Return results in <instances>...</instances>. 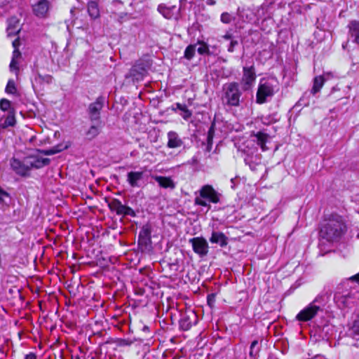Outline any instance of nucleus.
Returning <instances> with one entry per match:
<instances>
[{
    "label": "nucleus",
    "mask_w": 359,
    "mask_h": 359,
    "mask_svg": "<svg viewBox=\"0 0 359 359\" xmlns=\"http://www.w3.org/2000/svg\"><path fill=\"white\" fill-rule=\"evenodd\" d=\"M44 150L28 149L27 153L22 155L18 152L10 160V165L15 173L21 177H27L33 168H40L45 165Z\"/></svg>",
    "instance_id": "nucleus-1"
},
{
    "label": "nucleus",
    "mask_w": 359,
    "mask_h": 359,
    "mask_svg": "<svg viewBox=\"0 0 359 359\" xmlns=\"http://www.w3.org/2000/svg\"><path fill=\"white\" fill-rule=\"evenodd\" d=\"M359 301V273L339 283L334 294V302L341 309L351 308Z\"/></svg>",
    "instance_id": "nucleus-2"
},
{
    "label": "nucleus",
    "mask_w": 359,
    "mask_h": 359,
    "mask_svg": "<svg viewBox=\"0 0 359 359\" xmlns=\"http://www.w3.org/2000/svg\"><path fill=\"white\" fill-rule=\"evenodd\" d=\"M346 223L341 216L331 215L322 224L320 235L327 241H337L346 233Z\"/></svg>",
    "instance_id": "nucleus-3"
},
{
    "label": "nucleus",
    "mask_w": 359,
    "mask_h": 359,
    "mask_svg": "<svg viewBox=\"0 0 359 359\" xmlns=\"http://www.w3.org/2000/svg\"><path fill=\"white\" fill-rule=\"evenodd\" d=\"M222 102L229 107H239L243 102L242 90L237 82L227 83L223 86Z\"/></svg>",
    "instance_id": "nucleus-4"
},
{
    "label": "nucleus",
    "mask_w": 359,
    "mask_h": 359,
    "mask_svg": "<svg viewBox=\"0 0 359 359\" xmlns=\"http://www.w3.org/2000/svg\"><path fill=\"white\" fill-rule=\"evenodd\" d=\"M278 90V81L276 78L262 79L257 91V103L261 104L266 102L267 99L272 97Z\"/></svg>",
    "instance_id": "nucleus-5"
},
{
    "label": "nucleus",
    "mask_w": 359,
    "mask_h": 359,
    "mask_svg": "<svg viewBox=\"0 0 359 359\" xmlns=\"http://www.w3.org/2000/svg\"><path fill=\"white\" fill-rule=\"evenodd\" d=\"M200 196L195 198L194 203L197 205L210 208L209 203H217L220 201L221 194L218 193L211 185L206 184L199 191Z\"/></svg>",
    "instance_id": "nucleus-6"
},
{
    "label": "nucleus",
    "mask_w": 359,
    "mask_h": 359,
    "mask_svg": "<svg viewBox=\"0 0 359 359\" xmlns=\"http://www.w3.org/2000/svg\"><path fill=\"white\" fill-rule=\"evenodd\" d=\"M104 97L99 96L94 102H92L88 105L87 113L90 121L101 122L100 111L104 107Z\"/></svg>",
    "instance_id": "nucleus-7"
},
{
    "label": "nucleus",
    "mask_w": 359,
    "mask_h": 359,
    "mask_svg": "<svg viewBox=\"0 0 359 359\" xmlns=\"http://www.w3.org/2000/svg\"><path fill=\"white\" fill-rule=\"evenodd\" d=\"M189 243L191 245L193 251L201 257H203L208 254V243L203 237H194L189 240Z\"/></svg>",
    "instance_id": "nucleus-8"
},
{
    "label": "nucleus",
    "mask_w": 359,
    "mask_h": 359,
    "mask_svg": "<svg viewBox=\"0 0 359 359\" xmlns=\"http://www.w3.org/2000/svg\"><path fill=\"white\" fill-rule=\"evenodd\" d=\"M149 65L142 60L137 61L126 74V78H131L133 81L142 80L147 74Z\"/></svg>",
    "instance_id": "nucleus-9"
},
{
    "label": "nucleus",
    "mask_w": 359,
    "mask_h": 359,
    "mask_svg": "<svg viewBox=\"0 0 359 359\" xmlns=\"http://www.w3.org/2000/svg\"><path fill=\"white\" fill-rule=\"evenodd\" d=\"M320 311V306L310 303L297 315L296 319L301 322L312 320Z\"/></svg>",
    "instance_id": "nucleus-10"
},
{
    "label": "nucleus",
    "mask_w": 359,
    "mask_h": 359,
    "mask_svg": "<svg viewBox=\"0 0 359 359\" xmlns=\"http://www.w3.org/2000/svg\"><path fill=\"white\" fill-rule=\"evenodd\" d=\"M151 228L149 224L144 225L139 233L138 244L147 248L151 243Z\"/></svg>",
    "instance_id": "nucleus-11"
},
{
    "label": "nucleus",
    "mask_w": 359,
    "mask_h": 359,
    "mask_svg": "<svg viewBox=\"0 0 359 359\" xmlns=\"http://www.w3.org/2000/svg\"><path fill=\"white\" fill-rule=\"evenodd\" d=\"M196 313L192 311L182 314L179 321L180 328L183 330H189L196 320Z\"/></svg>",
    "instance_id": "nucleus-12"
},
{
    "label": "nucleus",
    "mask_w": 359,
    "mask_h": 359,
    "mask_svg": "<svg viewBox=\"0 0 359 359\" xmlns=\"http://www.w3.org/2000/svg\"><path fill=\"white\" fill-rule=\"evenodd\" d=\"M346 334L355 340L359 339V313L353 321L348 323Z\"/></svg>",
    "instance_id": "nucleus-13"
},
{
    "label": "nucleus",
    "mask_w": 359,
    "mask_h": 359,
    "mask_svg": "<svg viewBox=\"0 0 359 359\" xmlns=\"http://www.w3.org/2000/svg\"><path fill=\"white\" fill-rule=\"evenodd\" d=\"M243 74L242 81L245 85L250 86L255 82L256 79V74L254 66L244 67L243 69Z\"/></svg>",
    "instance_id": "nucleus-14"
},
{
    "label": "nucleus",
    "mask_w": 359,
    "mask_h": 359,
    "mask_svg": "<svg viewBox=\"0 0 359 359\" xmlns=\"http://www.w3.org/2000/svg\"><path fill=\"white\" fill-rule=\"evenodd\" d=\"M244 161L252 170H255L257 165H259L262 162V156L257 153L254 154V152L246 154Z\"/></svg>",
    "instance_id": "nucleus-15"
},
{
    "label": "nucleus",
    "mask_w": 359,
    "mask_h": 359,
    "mask_svg": "<svg viewBox=\"0 0 359 359\" xmlns=\"http://www.w3.org/2000/svg\"><path fill=\"white\" fill-rule=\"evenodd\" d=\"M152 178L158 184L159 187L163 189L173 190L176 185L170 177L154 175Z\"/></svg>",
    "instance_id": "nucleus-16"
},
{
    "label": "nucleus",
    "mask_w": 359,
    "mask_h": 359,
    "mask_svg": "<svg viewBox=\"0 0 359 359\" xmlns=\"http://www.w3.org/2000/svg\"><path fill=\"white\" fill-rule=\"evenodd\" d=\"M209 241L211 243L218 244L222 248L226 246L228 244V237L221 231H213Z\"/></svg>",
    "instance_id": "nucleus-17"
},
{
    "label": "nucleus",
    "mask_w": 359,
    "mask_h": 359,
    "mask_svg": "<svg viewBox=\"0 0 359 359\" xmlns=\"http://www.w3.org/2000/svg\"><path fill=\"white\" fill-rule=\"evenodd\" d=\"M157 10L166 19L172 18L179 11V8L175 6H168L164 4H159Z\"/></svg>",
    "instance_id": "nucleus-18"
},
{
    "label": "nucleus",
    "mask_w": 359,
    "mask_h": 359,
    "mask_svg": "<svg viewBox=\"0 0 359 359\" xmlns=\"http://www.w3.org/2000/svg\"><path fill=\"white\" fill-rule=\"evenodd\" d=\"M252 141L256 142L262 149L263 151L268 150L266 143L269 140V135L262 131H259L257 133H253L251 135Z\"/></svg>",
    "instance_id": "nucleus-19"
},
{
    "label": "nucleus",
    "mask_w": 359,
    "mask_h": 359,
    "mask_svg": "<svg viewBox=\"0 0 359 359\" xmlns=\"http://www.w3.org/2000/svg\"><path fill=\"white\" fill-rule=\"evenodd\" d=\"M167 135L168 140L167 147L168 148L175 149L182 146L183 141L176 132L170 131L168 133Z\"/></svg>",
    "instance_id": "nucleus-20"
},
{
    "label": "nucleus",
    "mask_w": 359,
    "mask_h": 359,
    "mask_svg": "<svg viewBox=\"0 0 359 359\" xmlns=\"http://www.w3.org/2000/svg\"><path fill=\"white\" fill-rule=\"evenodd\" d=\"M32 87L38 96H43L45 91L44 78L42 75L38 74L32 81Z\"/></svg>",
    "instance_id": "nucleus-21"
},
{
    "label": "nucleus",
    "mask_w": 359,
    "mask_h": 359,
    "mask_svg": "<svg viewBox=\"0 0 359 359\" xmlns=\"http://www.w3.org/2000/svg\"><path fill=\"white\" fill-rule=\"evenodd\" d=\"M20 31L19 20L16 17H11L8 20L7 34L8 36H15Z\"/></svg>",
    "instance_id": "nucleus-22"
},
{
    "label": "nucleus",
    "mask_w": 359,
    "mask_h": 359,
    "mask_svg": "<svg viewBox=\"0 0 359 359\" xmlns=\"http://www.w3.org/2000/svg\"><path fill=\"white\" fill-rule=\"evenodd\" d=\"M238 15L243 22H252L255 18L254 11L250 8H243L238 9Z\"/></svg>",
    "instance_id": "nucleus-23"
},
{
    "label": "nucleus",
    "mask_w": 359,
    "mask_h": 359,
    "mask_svg": "<svg viewBox=\"0 0 359 359\" xmlns=\"http://www.w3.org/2000/svg\"><path fill=\"white\" fill-rule=\"evenodd\" d=\"M143 177L142 172H129L127 174V182L132 187H140L138 182Z\"/></svg>",
    "instance_id": "nucleus-24"
},
{
    "label": "nucleus",
    "mask_w": 359,
    "mask_h": 359,
    "mask_svg": "<svg viewBox=\"0 0 359 359\" xmlns=\"http://www.w3.org/2000/svg\"><path fill=\"white\" fill-rule=\"evenodd\" d=\"M101 128V122H96L95 124H93L86 133V138L89 140L94 139L100 133Z\"/></svg>",
    "instance_id": "nucleus-25"
},
{
    "label": "nucleus",
    "mask_w": 359,
    "mask_h": 359,
    "mask_svg": "<svg viewBox=\"0 0 359 359\" xmlns=\"http://www.w3.org/2000/svg\"><path fill=\"white\" fill-rule=\"evenodd\" d=\"M87 9L88 15L92 19L95 20L100 18V13L97 2L95 1H90L88 3Z\"/></svg>",
    "instance_id": "nucleus-26"
},
{
    "label": "nucleus",
    "mask_w": 359,
    "mask_h": 359,
    "mask_svg": "<svg viewBox=\"0 0 359 359\" xmlns=\"http://www.w3.org/2000/svg\"><path fill=\"white\" fill-rule=\"evenodd\" d=\"M32 11L34 15L39 18H45V0H40L32 5Z\"/></svg>",
    "instance_id": "nucleus-27"
},
{
    "label": "nucleus",
    "mask_w": 359,
    "mask_h": 359,
    "mask_svg": "<svg viewBox=\"0 0 359 359\" xmlns=\"http://www.w3.org/2000/svg\"><path fill=\"white\" fill-rule=\"evenodd\" d=\"M176 108H173V110L179 109L181 111L180 115L185 120H188L192 115L191 111L187 108L185 104H182L180 103L175 104Z\"/></svg>",
    "instance_id": "nucleus-28"
},
{
    "label": "nucleus",
    "mask_w": 359,
    "mask_h": 359,
    "mask_svg": "<svg viewBox=\"0 0 359 359\" xmlns=\"http://www.w3.org/2000/svg\"><path fill=\"white\" fill-rule=\"evenodd\" d=\"M325 82V79L322 76H318L315 77L313 80V85L311 90V93L313 94H316L318 91H320V88L323 87Z\"/></svg>",
    "instance_id": "nucleus-29"
},
{
    "label": "nucleus",
    "mask_w": 359,
    "mask_h": 359,
    "mask_svg": "<svg viewBox=\"0 0 359 359\" xmlns=\"http://www.w3.org/2000/svg\"><path fill=\"white\" fill-rule=\"evenodd\" d=\"M326 302L327 301L325 294H318L311 303L316 306H320V311H322L323 310V307L326 304Z\"/></svg>",
    "instance_id": "nucleus-30"
},
{
    "label": "nucleus",
    "mask_w": 359,
    "mask_h": 359,
    "mask_svg": "<svg viewBox=\"0 0 359 359\" xmlns=\"http://www.w3.org/2000/svg\"><path fill=\"white\" fill-rule=\"evenodd\" d=\"M195 52H196V45H189L185 50H184V57L190 60H191L194 55H195Z\"/></svg>",
    "instance_id": "nucleus-31"
},
{
    "label": "nucleus",
    "mask_w": 359,
    "mask_h": 359,
    "mask_svg": "<svg viewBox=\"0 0 359 359\" xmlns=\"http://www.w3.org/2000/svg\"><path fill=\"white\" fill-rule=\"evenodd\" d=\"M258 341L254 340L250 345V353L249 355L251 358H256L259 351V348L258 347Z\"/></svg>",
    "instance_id": "nucleus-32"
},
{
    "label": "nucleus",
    "mask_w": 359,
    "mask_h": 359,
    "mask_svg": "<svg viewBox=\"0 0 359 359\" xmlns=\"http://www.w3.org/2000/svg\"><path fill=\"white\" fill-rule=\"evenodd\" d=\"M20 55H21V53L19 51V50L18 49H14L13 53V57H12L11 62L10 63V69H11V71L18 69V67H17V62H16L15 60L18 57H20Z\"/></svg>",
    "instance_id": "nucleus-33"
},
{
    "label": "nucleus",
    "mask_w": 359,
    "mask_h": 359,
    "mask_svg": "<svg viewBox=\"0 0 359 359\" xmlns=\"http://www.w3.org/2000/svg\"><path fill=\"white\" fill-rule=\"evenodd\" d=\"M10 195L0 187V202L8 205L11 202Z\"/></svg>",
    "instance_id": "nucleus-34"
},
{
    "label": "nucleus",
    "mask_w": 359,
    "mask_h": 359,
    "mask_svg": "<svg viewBox=\"0 0 359 359\" xmlns=\"http://www.w3.org/2000/svg\"><path fill=\"white\" fill-rule=\"evenodd\" d=\"M215 135V123H212L209 128L207 136V141L209 146H212V140Z\"/></svg>",
    "instance_id": "nucleus-35"
},
{
    "label": "nucleus",
    "mask_w": 359,
    "mask_h": 359,
    "mask_svg": "<svg viewBox=\"0 0 359 359\" xmlns=\"http://www.w3.org/2000/svg\"><path fill=\"white\" fill-rule=\"evenodd\" d=\"M121 204V202L118 199L114 198L108 203V206L111 211L116 212Z\"/></svg>",
    "instance_id": "nucleus-36"
},
{
    "label": "nucleus",
    "mask_w": 359,
    "mask_h": 359,
    "mask_svg": "<svg viewBox=\"0 0 359 359\" xmlns=\"http://www.w3.org/2000/svg\"><path fill=\"white\" fill-rule=\"evenodd\" d=\"M221 21L225 24H229L233 20V18L229 13H223L220 18Z\"/></svg>",
    "instance_id": "nucleus-37"
},
{
    "label": "nucleus",
    "mask_w": 359,
    "mask_h": 359,
    "mask_svg": "<svg viewBox=\"0 0 359 359\" xmlns=\"http://www.w3.org/2000/svg\"><path fill=\"white\" fill-rule=\"evenodd\" d=\"M6 92L7 93H10V94H14L15 92V83L12 80H9L7 85H6Z\"/></svg>",
    "instance_id": "nucleus-38"
},
{
    "label": "nucleus",
    "mask_w": 359,
    "mask_h": 359,
    "mask_svg": "<svg viewBox=\"0 0 359 359\" xmlns=\"http://www.w3.org/2000/svg\"><path fill=\"white\" fill-rule=\"evenodd\" d=\"M197 51L201 55L210 54V50L206 43H201V46L197 48Z\"/></svg>",
    "instance_id": "nucleus-39"
},
{
    "label": "nucleus",
    "mask_w": 359,
    "mask_h": 359,
    "mask_svg": "<svg viewBox=\"0 0 359 359\" xmlns=\"http://www.w3.org/2000/svg\"><path fill=\"white\" fill-rule=\"evenodd\" d=\"M10 106H11V102L9 100H6V99H1L0 100V109L5 111H7L9 108H10Z\"/></svg>",
    "instance_id": "nucleus-40"
},
{
    "label": "nucleus",
    "mask_w": 359,
    "mask_h": 359,
    "mask_svg": "<svg viewBox=\"0 0 359 359\" xmlns=\"http://www.w3.org/2000/svg\"><path fill=\"white\" fill-rule=\"evenodd\" d=\"M113 14L115 15V18H116L118 22L120 23H122L128 16V13L125 12H121L119 13H113Z\"/></svg>",
    "instance_id": "nucleus-41"
},
{
    "label": "nucleus",
    "mask_w": 359,
    "mask_h": 359,
    "mask_svg": "<svg viewBox=\"0 0 359 359\" xmlns=\"http://www.w3.org/2000/svg\"><path fill=\"white\" fill-rule=\"evenodd\" d=\"M238 45V41L234 38L230 41L229 46L227 48L228 52L233 53L234 51V48L236 46Z\"/></svg>",
    "instance_id": "nucleus-42"
},
{
    "label": "nucleus",
    "mask_w": 359,
    "mask_h": 359,
    "mask_svg": "<svg viewBox=\"0 0 359 359\" xmlns=\"http://www.w3.org/2000/svg\"><path fill=\"white\" fill-rule=\"evenodd\" d=\"M55 244V241L54 238H50L49 236L46 234V250L48 248L53 249V245Z\"/></svg>",
    "instance_id": "nucleus-43"
},
{
    "label": "nucleus",
    "mask_w": 359,
    "mask_h": 359,
    "mask_svg": "<svg viewBox=\"0 0 359 359\" xmlns=\"http://www.w3.org/2000/svg\"><path fill=\"white\" fill-rule=\"evenodd\" d=\"M62 150V148L61 147L57 146L56 148L46 149V156L51 155V154H54L57 152H60Z\"/></svg>",
    "instance_id": "nucleus-44"
},
{
    "label": "nucleus",
    "mask_w": 359,
    "mask_h": 359,
    "mask_svg": "<svg viewBox=\"0 0 359 359\" xmlns=\"http://www.w3.org/2000/svg\"><path fill=\"white\" fill-rule=\"evenodd\" d=\"M123 215H130L131 217H135L136 214H135V211L131 208L126 206Z\"/></svg>",
    "instance_id": "nucleus-45"
},
{
    "label": "nucleus",
    "mask_w": 359,
    "mask_h": 359,
    "mask_svg": "<svg viewBox=\"0 0 359 359\" xmlns=\"http://www.w3.org/2000/svg\"><path fill=\"white\" fill-rule=\"evenodd\" d=\"M126 205H123L122 203L118 206V208L116 211V214L118 215H123L125 212Z\"/></svg>",
    "instance_id": "nucleus-46"
},
{
    "label": "nucleus",
    "mask_w": 359,
    "mask_h": 359,
    "mask_svg": "<svg viewBox=\"0 0 359 359\" xmlns=\"http://www.w3.org/2000/svg\"><path fill=\"white\" fill-rule=\"evenodd\" d=\"M5 123L7 125V126H14L15 124V119L13 116H8L6 121H5Z\"/></svg>",
    "instance_id": "nucleus-47"
},
{
    "label": "nucleus",
    "mask_w": 359,
    "mask_h": 359,
    "mask_svg": "<svg viewBox=\"0 0 359 359\" xmlns=\"http://www.w3.org/2000/svg\"><path fill=\"white\" fill-rule=\"evenodd\" d=\"M222 38L225 40H230L231 41L235 37L231 34L230 32H227L224 35L222 36Z\"/></svg>",
    "instance_id": "nucleus-48"
},
{
    "label": "nucleus",
    "mask_w": 359,
    "mask_h": 359,
    "mask_svg": "<svg viewBox=\"0 0 359 359\" xmlns=\"http://www.w3.org/2000/svg\"><path fill=\"white\" fill-rule=\"evenodd\" d=\"M215 302V294H211L208 296V303L210 306H212V304Z\"/></svg>",
    "instance_id": "nucleus-49"
},
{
    "label": "nucleus",
    "mask_w": 359,
    "mask_h": 359,
    "mask_svg": "<svg viewBox=\"0 0 359 359\" xmlns=\"http://www.w3.org/2000/svg\"><path fill=\"white\" fill-rule=\"evenodd\" d=\"M12 0H0V7L5 6L11 3Z\"/></svg>",
    "instance_id": "nucleus-50"
},
{
    "label": "nucleus",
    "mask_w": 359,
    "mask_h": 359,
    "mask_svg": "<svg viewBox=\"0 0 359 359\" xmlns=\"http://www.w3.org/2000/svg\"><path fill=\"white\" fill-rule=\"evenodd\" d=\"M25 359H36V356L34 353H29L25 355Z\"/></svg>",
    "instance_id": "nucleus-51"
},
{
    "label": "nucleus",
    "mask_w": 359,
    "mask_h": 359,
    "mask_svg": "<svg viewBox=\"0 0 359 359\" xmlns=\"http://www.w3.org/2000/svg\"><path fill=\"white\" fill-rule=\"evenodd\" d=\"M12 44H13V46L14 47V48H15V49H18V46H19V45H20V41H19V39H15V40L13 41Z\"/></svg>",
    "instance_id": "nucleus-52"
},
{
    "label": "nucleus",
    "mask_w": 359,
    "mask_h": 359,
    "mask_svg": "<svg viewBox=\"0 0 359 359\" xmlns=\"http://www.w3.org/2000/svg\"><path fill=\"white\" fill-rule=\"evenodd\" d=\"M206 4L208 5L213 6L216 4V1L215 0H206Z\"/></svg>",
    "instance_id": "nucleus-53"
},
{
    "label": "nucleus",
    "mask_w": 359,
    "mask_h": 359,
    "mask_svg": "<svg viewBox=\"0 0 359 359\" xmlns=\"http://www.w3.org/2000/svg\"><path fill=\"white\" fill-rule=\"evenodd\" d=\"M111 4L116 6V4H123V2L120 0H114L112 1Z\"/></svg>",
    "instance_id": "nucleus-54"
},
{
    "label": "nucleus",
    "mask_w": 359,
    "mask_h": 359,
    "mask_svg": "<svg viewBox=\"0 0 359 359\" xmlns=\"http://www.w3.org/2000/svg\"><path fill=\"white\" fill-rule=\"evenodd\" d=\"M312 359H325V358L321 355H316L314 358H313Z\"/></svg>",
    "instance_id": "nucleus-55"
},
{
    "label": "nucleus",
    "mask_w": 359,
    "mask_h": 359,
    "mask_svg": "<svg viewBox=\"0 0 359 359\" xmlns=\"http://www.w3.org/2000/svg\"><path fill=\"white\" fill-rule=\"evenodd\" d=\"M46 12H47L49 10V4L47 1H46Z\"/></svg>",
    "instance_id": "nucleus-56"
},
{
    "label": "nucleus",
    "mask_w": 359,
    "mask_h": 359,
    "mask_svg": "<svg viewBox=\"0 0 359 359\" xmlns=\"http://www.w3.org/2000/svg\"><path fill=\"white\" fill-rule=\"evenodd\" d=\"M231 182L232 183L231 187L233 188L234 187V179H231Z\"/></svg>",
    "instance_id": "nucleus-57"
},
{
    "label": "nucleus",
    "mask_w": 359,
    "mask_h": 359,
    "mask_svg": "<svg viewBox=\"0 0 359 359\" xmlns=\"http://www.w3.org/2000/svg\"><path fill=\"white\" fill-rule=\"evenodd\" d=\"M42 255L45 253V246H42Z\"/></svg>",
    "instance_id": "nucleus-58"
},
{
    "label": "nucleus",
    "mask_w": 359,
    "mask_h": 359,
    "mask_svg": "<svg viewBox=\"0 0 359 359\" xmlns=\"http://www.w3.org/2000/svg\"><path fill=\"white\" fill-rule=\"evenodd\" d=\"M40 309H42V304H41V302L40 303Z\"/></svg>",
    "instance_id": "nucleus-59"
},
{
    "label": "nucleus",
    "mask_w": 359,
    "mask_h": 359,
    "mask_svg": "<svg viewBox=\"0 0 359 359\" xmlns=\"http://www.w3.org/2000/svg\"><path fill=\"white\" fill-rule=\"evenodd\" d=\"M46 165H47V164H48V158H46Z\"/></svg>",
    "instance_id": "nucleus-60"
},
{
    "label": "nucleus",
    "mask_w": 359,
    "mask_h": 359,
    "mask_svg": "<svg viewBox=\"0 0 359 359\" xmlns=\"http://www.w3.org/2000/svg\"><path fill=\"white\" fill-rule=\"evenodd\" d=\"M46 82H48V76H46Z\"/></svg>",
    "instance_id": "nucleus-61"
},
{
    "label": "nucleus",
    "mask_w": 359,
    "mask_h": 359,
    "mask_svg": "<svg viewBox=\"0 0 359 359\" xmlns=\"http://www.w3.org/2000/svg\"><path fill=\"white\" fill-rule=\"evenodd\" d=\"M75 359H81L79 357H76Z\"/></svg>",
    "instance_id": "nucleus-62"
},
{
    "label": "nucleus",
    "mask_w": 359,
    "mask_h": 359,
    "mask_svg": "<svg viewBox=\"0 0 359 359\" xmlns=\"http://www.w3.org/2000/svg\"><path fill=\"white\" fill-rule=\"evenodd\" d=\"M48 359H51V357H50V355H49V356H48Z\"/></svg>",
    "instance_id": "nucleus-63"
}]
</instances>
